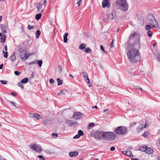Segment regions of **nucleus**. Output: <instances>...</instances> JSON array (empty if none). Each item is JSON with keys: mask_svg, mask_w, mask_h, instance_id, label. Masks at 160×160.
I'll return each instance as SVG.
<instances>
[{"mask_svg": "<svg viewBox=\"0 0 160 160\" xmlns=\"http://www.w3.org/2000/svg\"><path fill=\"white\" fill-rule=\"evenodd\" d=\"M122 152L123 154L126 155V151H122Z\"/></svg>", "mask_w": 160, "mask_h": 160, "instance_id": "58", "label": "nucleus"}, {"mask_svg": "<svg viewBox=\"0 0 160 160\" xmlns=\"http://www.w3.org/2000/svg\"><path fill=\"white\" fill-rule=\"evenodd\" d=\"M40 115L38 114L37 113H33V116H31L32 118L35 117L37 119V120L39 119L40 118Z\"/></svg>", "mask_w": 160, "mask_h": 160, "instance_id": "21", "label": "nucleus"}, {"mask_svg": "<svg viewBox=\"0 0 160 160\" xmlns=\"http://www.w3.org/2000/svg\"><path fill=\"white\" fill-rule=\"evenodd\" d=\"M104 132L102 131H97L94 133V137L97 139L101 140L102 138H103Z\"/></svg>", "mask_w": 160, "mask_h": 160, "instance_id": "7", "label": "nucleus"}, {"mask_svg": "<svg viewBox=\"0 0 160 160\" xmlns=\"http://www.w3.org/2000/svg\"><path fill=\"white\" fill-rule=\"evenodd\" d=\"M149 24L152 28H154L157 24L158 22L155 19L154 15L152 13L149 14L148 15Z\"/></svg>", "mask_w": 160, "mask_h": 160, "instance_id": "5", "label": "nucleus"}, {"mask_svg": "<svg viewBox=\"0 0 160 160\" xmlns=\"http://www.w3.org/2000/svg\"><path fill=\"white\" fill-rule=\"evenodd\" d=\"M14 74L15 75L18 76L20 75V73L18 71H14Z\"/></svg>", "mask_w": 160, "mask_h": 160, "instance_id": "48", "label": "nucleus"}, {"mask_svg": "<svg viewBox=\"0 0 160 160\" xmlns=\"http://www.w3.org/2000/svg\"><path fill=\"white\" fill-rule=\"evenodd\" d=\"M95 125V124L94 122L90 123L88 126V129L89 130L91 129Z\"/></svg>", "mask_w": 160, "mask_h": 160, "instance_id": "26", "label": "nucleus"}, {"mask_svg": "<svg viewBox=\"0 0 160 160\" xmlns=\"http://www.w3.org/2000/svg\"><path fill=\"white\" fill-rule=\"evenodd\" d=\"M43 11V9H42L41 11V13H38L36 15L35 18L37 20H39L41 18L42 16V14L41 13H42Z\"/></svg>", "mask_w": 160, "mask_h": 160, "instance_id": "18", "label": "nucleus"}, {"mask_svg": "<svg viewBox=\"0 0 160 160\" xmlns=\"http://www.w3.org/2000/svg\"><path fill=\"white\" fill-rule=\"evenodd\" d=\"M36 63L37 64H38V66L39 67H41L42 65V60H38Z\"/></svg>", "mask_w": 160, "mask_h": 160, "instance_id": "29", "label": "nucleus"}, {"mask_svg": "<svg viewBox=\"0 0 160 160\" xmlns=\"http://www.w3.org/2000/svg\"><path fill=\"white\" fill-rule=\"evenodd\" d=\"M3 66V64H1L0 65V69H2V68Z\"/></svg>", "mask_w": 160, "mask_h": 160, "instance_id": "60", "label": "nucleus"}, {"mask_svg": "<svg viewBox=\"0 0 160 160\" xmlns=\"http://www.w3.org/2000/svg\"><path fill=\"white\" fill-rule=\"evenodd\" d=\"M137 35V34L136 33H134L133 34H131L129 38V39H130L132 38L133 37V38L136 37Z\"/></svg>", "mask_w": 160, "mask_h": 160, "instance_id": "34", "label": "nucleus"}, {"mask_svg": "<svg viewBox=\"0 0 160 160\" xmlns=\"http://www.w3.org/2000/svg\"><path fill=\"white\" fill-rule=\"evenodd\" d=\"M113 41L112 40L110 45V48H112V47H114V46H113Z\"/></svg>", "mask_w": 160, "mask_h": 160, "instance_id": "52", "label": "nucleus"}, {"mask_svg": "<svg viewBox=\"0 0 160 160\" xmlns=\"http://www.w3.org/2000/svg\"><path fill=\"white\" fill-rule=\"evenodd\" d=\"M10 103H11V104L12 106H14V107H16L17 108H18L17 107H16V105H15V103L14 102H13L12 101H10Z\"/></svg>", "mask_w": 160, "mask_h": 160, "instance_id": "47", "label": "nucleus"}, {"mask_svg": "<svg viewBox=\"0 0 160 160\" xmlns=\"http://www.w3.org/2000/svg\"><path fill=\"white\" fill-rule=\"evenodd\" d=\"M11 61L12 62H15L16 60L15 53L14 52L10 58Z\"/></svg>", "mask_w": 160, "mask_h": 160, "instance_id": "17", "label": "nucleus"}, {"mask_svg": "<svg viewBox=\"0 0 160 160\" xmlns=\"http://www.w3.org/2000/svg\"><path fill=\"white\" fill-rule=\"evenodd\" d=\"M110 4L108 0H103L102 2V6L103 8L106 7L109 8L110 7Z\"/></svg>", "mask_w": 160, "mask_h": 160, "instance_id": "12", "label": "nucleus"}, {"mask_svg": "<svg viewBox=\"0 0 160 160\" xmlns=\"http://www.w3.org/2000/svg\"><path fill=\"white\" fill-rule=\"evenodd\" d=\"M148 122H147V121H146V123H145V124L144 125V128H148Z\"/></svg>", "mask_w": 160, "mask_h": 160, "instance_id": "46", "label": "nucleus"}, {"mask_svg": "<svg viewBox=\"0 0 160 160\" xmlns=\"http://www.w3.org/2000/svg\"><path fill=\"white\" fill-rule=\"evenodd\" d=\"M41 34V32L39 30H37L36 32V37L37 38H38Z\"/></svg>", "mask_w": 160, "mask_h": 160, "instance_id": "27", "label": "nucleus"}, {"mask_svg": "<svg viewBox=\"0 0 160 160\" xmlns=\"http://www.w3.org/2000/svg\"><path fill=\"white\" fill-rule=\"evenodd\" d=\"M11 94L13 96H16V94L15 92H12Z\"/></svg>", "mask_w": 160, "mask_h": 160, "instance_id": "57", "label": "nucleus"}, {"mask_svg": "<svg viewBox=\"0 0 160 160\" xmlns=\"http://www.w3.org/2000/svg\"><path fill=\"white\" fill-rule=\"evenodd\" d=\"M82 114L80 112H75L74 113L72 118L75 120L80 119L82 117Z\"/></svg>", "mask_w": 160, "mask_h": 160, "instance_id": "9", "label": "nucleus"}, {"mask_svg": "<svg viewBox=\"0 0 160 160\" xmlns=\"http://www.w3.org/2000/svg\"><path fill=\"white\" fill-rule=\"evenodd\" d=\"M28 29L29 30H31L34 28V26H31L30 25H28Z\"/></svg>", "mask_w": 160, "mask_h": 160, "instance_id": "41", "label": "nucleus"}, {"mask_svg": "<svg viewBox=\"0 0 160 160\" xmlns=\"http://www.w3.org/2000/svg\"><path fill=\"white\" fill-rule=\"evenodd\" d=\"M100 49L102 50L104 52H106L104 51V48L103 47L102 45H101L100 46Z\"/></svg>", "mask_w": 160, "mask_h": 160, "instance_id": "53", "label": "nucleus"}, {"mask_svg": "<svg viewBox=\"0 0 160 160\" xmlns=\"http://www.w3.org/2000/svg\"><path fill=\"white\" fill-rule=\"evenodd\" d=\"M2 53L4 54V57L6 58H7L8 57V52H5L4 51H3L2 52Z\"/></svg>", "mask_w": 160, "mask_h": 160, "instance_id": "33", "label": "nucleus"}, {"mask_svg": "<svg viewBox=\"0 0 160 160\" xmlns=\"http://www.w3.org/2000/svg\"><path fill=\"white\" fill-rule=\"evenodd\" d=\"M80 137V135H79V134H78V135H76L75 136H74L73 137V138H75V139H77V138H78Z\"/></svg>", "mask_w": 160, "mask_h": 160, "instance_id": "49", "label": "nucleus"}, {"mask_svg": "<svg viewBox=\"0 0 160 160\" xmlns=\"http://www.w3.org/2000/svg\"><path fill=\"white\" fill-rule=\"evenodd\" d=\"M117 4L121 8L123 11H126L128 9V5L126 0H117L116 2Z\"/></svg>", "mask_w": 160, "mask_h": 160, "instance_id": "2", "label": "nucleus"}, {"mask_svg": "<svg viewBox=\"0 0 160 160\" xmlns=\"http://www.w3.org/2000/svg\"><path fill=\"white\" fill-rule=\"evenodd\" d=\"M144 148L145 149L144 151L146 153L148 154H152L153 152V150L150 148H148L146 146H145V148L144 147ZM144 151V150H143Z\"/></svg>", "mask_w": 160, "mask_h": 160, "instance_id": "13", "label": "nucleus"}, {"mask_svg": "<svg viewBox=\"0 0 160 160\" xmlns=\"http://www.w3.org/2000/svg\"><path fill=\"white\" fill-rule=\"evenodd\" d=\"M92 108H95L97 109V108H98V107H97V106H95L94 107L93 106V107H92Z\"/></svg>", "mask_w": 160, "mask_h": 160, "instance_id": "64", "label": "nucleus"}, {"mask_svg": "<svg viewBox=\"0 0 160 160\" xmlns=\"http://www.w3.org/2000/svg\"><path fill=\"white\" fill-rule=\"evenodd\" d=\"M6 38V36L5 35H2V36H1L0 38V40L2 42H4L5 41Z\"/></svg>", "mask_w": 160, "mask_h": 160, "instance_id": "23", "label": "nucleus"}, {"mask_svg": "<svg viewBox=\"0 0 160 160\" xmlns=\"http://www.w3.org/2000/svg\"><path fill=\"white\" fill-rule=\"evenodd\" d=\"M68 33L67 32L65 33L63 36V40L65 43L67 42L68 41Z\"/></svg>", "mask_w": 160, "mask_h": 160, "instance_id": "19", "label": "nucleus"}, {"mask_svg": "<svg viewBox=\"0 0 160 160\" xmlns=\"http://www.w3.org/2000/svg\"><path fill=\"white\" fill-rule=\"evenodd\" d=\"M46 2H47L46 0H44V1H43V3L45 5L46 4Z\"/></svg>", "mask_w": 160, "mask_h": 160, "instance_id": "61", "label": "nucleus"}, {"mask_svg": "<svg viewBox=\"0 0 160 160\" xmlns=\"http://www.w3.org/2000/svg\"><path fill=\"white\" fill-rule=\"evenodd\" d=\"M7 27L6 26L4 25H2L1 26V29L3 33L6 32V30H7Z\"/></svg>", "mask_w": 160, "mask_h": 160, "instance_id": "16", "label": "nucleus"}, {"mask_svg": "<svg viewBox=\"0 0 160 160\" xmlns=\"http://www.w3.org/2000/svg\"><path fill=\"white\" fill-rule=\"evenodd\" d=\"M52 137L56 138H57L58 137V135L57 133H52Z\"/></svg>", "mask_w": 160, "mask_h": 160, "instance_id": "39", "label": "nucleus"}, {"mask_svg": "<svg viewBox=\"0 0 160 160\" xmlns=\"http://www.w3.org/2000/svg\"><path fill=\"white\" fill-rule=\"evenodd\" d=\"M18 86H19L20 88H21L22 89H23V85L21 83V82H19L18 83Z\"/></svg>", "mask_w": 160, "mask_h": 160, "instance_id": "40", "label": "nucleus"}, {"mask_svg": "<svg viewBox=\"0 0 160 160\" xmlns=\"http://www.w3.org/2000/svg\"><path fill=\"white\" fill-rule=\"evenodd\" d=\"M116 13L114 12L109 13L107 15L108 19L111 21L114 19Z\"/></svg>", "mask_w": 160, "mask_h": 160, "instance_id": "10", "label": "nucleus"}, {"mask_svg": "<svg viewBox=\"0 0 160 160\" xmlns=\"http://www.w3.org/2000/svg\"><path fill=\"white\" fill-rule=\"evenodd\" d=\"M29 57V55L26 53V51H22L20 53V57L23 61H25Z\"/></svg>", "mask_w": 160, "mask_h": 160, "instance_id": "6", "label": "nucleus"}, {"mask_svg": "<svg viewBox=\"0 0 160 160\" xmlns=\"http://www.w3.org/2000/svg\"><path fill=\"white\" fill-rule=\"evenodd\" d=\"M42 4L41 2H38L37 5V8L38 12H40V9L42 8Z\"/></svg>", "mask_w": 160, "mask_h": 160, "instance_id": "25", "label": "nucleus"}, {"mask_svg": "<svg viewBox=\"0 0 160 160\" xmlns=\"http://www.w3.org/2000/svg\"><path fill=\"white\" fill-rule=\"evenodd\" d=\"M54 82V80L52 78H51L49 80V82L51 83H53Z\"/></svg>", "mask_w": 160, "mask_h": 160, "instance_id": "51", "label": "nucleus"}, {"mask_svg": "<svg viewBox=\"0 0 160 160\" xmlns=\"http://www.w3.org/2000/svg\"><path fill=\"white\" fill-rule=\"evenodd\" d=\"M136 124V123L135 122L132 123L130 126V128H132L133 126H134L135 124Z\"/></svg>", "mask_w": 160, "mask_h": 160, "instance_id": "54", "label": "nucleus"}, {"mask_svg": "<svg viewBox=\"0 0 160 160\" xmlns=\"http://www.w3.org/2000/svg\"><path fill=\"white\" fill-rule=\"evenodd\" d=\"M127 128L124 126H120L118 127L114 131V132L119 135H124L127 132Z\"/></svg>", "mask_w": 160, "mask_h": 160, "instance_id": "4", "label": "nucleus"}, {"mask_svg": "<svg viewBox=\"0 0 160 160\" xmlns=\"http://www.w3.org/2000/svg\"><path fill=\"white\" fill-rule=\"evenodd\" d=\"M0 82H1L2 84L4 85H6L7 83V81H6L1 80L0 81Z\"/></svg>", "mask_w": 160, "mask_h": 160, "instance_id": "42", "label": "nucleus"}, {"mask_svg": "<svg viewBox=\"0 0 160 160\" xmlns=\"http://www.w3.org/2000/svg\"><path fill=\"white\" fill-rule=\"evenodd\" d=\"M132 160H140L138 158H132Z\"/></svg>", "mask_w": 160, "mask_h": 160, "instance_id": "62", "label": "nucleus"}, {"mask_svg": "<svg viewBox=\"0 0 160 160\" xmlns=\"http://www.w3.org/2000/svg\"><path fill=\"white\" fill-rule=\"evenodd\" d=\"M143 124H141L138 126L137 128V133H139L140 132L143 128Z\"/></svg>", "mask_w": 160, "mask_h": 160, "instance_id": "14", "label": "nucleus"}, {"mask_svg": "<svg viewBox=\"0 0 160 160\" xmlns=\"http://www.w3.org/2000/svg\"><path fill=\"white\" fill-rule=\"evenodd\" d=\"M66 91L65 89H63L61 90L60 92L58 93V95H64L65 94V92Z\"/></svg>", "mask_w": 160, "mask_h": 160, "instance_id": "30", "label": "nucleus"}, {"mask_svg": "<svg viewBox=\"0 0 160 160\" xmlns=\"http://www.w3.org/2000/svg\"><path fill=\"white\" fill-rule=\"evenodd\" d=\"M36 62L35 61H33L30 62L29 63V65H31L32 64H34Z\"/></svg>", "mask_w": 160, "mask_h": 160, "instance_id": "56", "label": "nucleus"}, {"mask_svg": "<svg viewBox=\"0 0 160 160\" xmlns=\"http://www.w3.org/2000/svg\"><path fill=\"white\" fill-rule=\"evenodd\" d=\"M46 152L48 154H51L52 153L49 150H46Z\"/></svg>", "mask_w": 160, "mask_h": 160, "instance_id": "50", "label": "nucleus"}, {"mask_svg": "<svg viewBox=\"0 0 160 160\" xmlns=\"http://www.w3.org/2000/svg\"><path fill=\"white\" fill-rule=\"evenodd\" d=\"M82 76L84 78V80L88 83H89L90 84V80L88 77V74L86 72H83L82 73Z\"/></svg>", "mask_w": 160, "mask_h": 160, "instance_id": "11", "label": "nucleus"}, {"mask_svg": "<svg viewBox=\"0 0 160 160\" xmlns=\"http://www.w3.org/2000/svg\"><path fill=\"white\" fill-rule=\"evenodd\" d=\"M85 52L86 53L90 52H91V50L89 48H88L85 49Z\"/></svg>", "mask_w": 160, "mask_h": 160, "instance_id": "37", "label": "nucleus"}, {"mask_svg": "<svg viewBox=\"0 0 160 160\" xmlns=\"http://www.w3.org/2000/svg\"><path fill=\"white\" fill-rule=\"evenodd\" d=\"M77 4H78V7H79L81 5V3L82 0H77Z\"/></svg>", "mask_w": 160, "mask_h": 160, "instance_id": "44", "label": "nucleus"}, {"mask_svg": "<svg viewBox=\"0 0 160 160\" xmlns=\"http://www.w3.org/2000/svg\"><path fill=\"white\" fill-rule=\"evenodd\" d=\"M57 81L58 82V86L61 85L62 84V81L59 78L57 79Z\"/></svg>", "mask_w": 160, "mask_h": 160, "instance_id": "31", "label": "nucleus"}, {"mask_svg": "<svg viewBox=\"0 0 160 160\" xmlns=\"http://www.w3.org/2000/svg\"><path fill=\"white\" fill-rule=\"evenodd\" d=\"M127 56L129 61L132 63H136L140 61V53L136 49L132 48L127 52Z\"/></svg>", "mask_w": 160, "mask_h": 160, "instance_id": "1", "label": "nucleus"}, {"mask_svg": "<svg viewBox=\"0 0 160 160\" xmlns=\"http://www.w3.org/2000/svg\"><path fill=\"white\" fill-rule=\"evenodd\" d=\"M152 26L150 25H146L145 27V29L147 30H150L151 28H152Z\"/></svg>", "mask_w": 160, "mask_h": 160, "instance_id": "32", "label": "nucleus"}, {"mask_svg": "<svg viewBox=\"0 0 160 160\" xmlns=\"http://www.w3.org/2000/svg\"><path fill=\"white\" fill-rule=\"evenodd\" d=\"M148 132H145L142 134V136L144 137H146L148 136Z\"/></svg>", "mask_w": 160, "mask_h": 160, "instance_id": "38", "label": "nucleus"}, {"mask_svg": "<svg viewBox=\"0 0 160 160\" xmlns=\"http://www.w3.org/2000/svg\"><path fill=\"white\" fill-rule=\"evenodd\" d=\"M67 122L68 125L70 127L76 124L71 120H68L67 121Z\"/></svg>", "mask_w": 160, "mask_h": 160, "instance_id": "22", "label": "nucleus"}, {"mask_svg": "<svg viewBox=\"0 0 160 160\" xmlns=\"http://www.w3.org/2000/svg\"><path fill=\"white\" fill-rule=\"evenodd\" d=\"M37 157L42 160H45V159L42 156L39 155L37 156Z\"/></svg>", "mask_w": 160, "mask_h": 160, "instance_id": "43", "label": "nucleus"}, {"mask_svg": "<svg viewBox=\"0 0 160 160\" xmlns=\"http://www.w3.org/2000/svg\"><path fill=\"white\" fill-rule=\"evenodd\" d=\"M78 134L80 135V136H82L84 135V133L83 131L81 130H79L78 132Z\"/></svg>", "mask_w": 160, "mask_h": 160, "instance_id": "36", "label": "nucleus"}, {"mask_svg": "<svg viewBox=\"0 0 160 160\" xmlns=\"http://www.w3.org/2000/svg\"><path fill=\"white\" fill-rule=\"evenodd\" d=\"M78 153L76 151L71 152L69 153V155L70 157H75L78 155Z\"/></svg>", "mask_w": 160, "mask_h": 160, "instance_id": "15", "label": "nucleus"}, {"mask_svg": "<svg viewBox=\"0 0 160 160\" xmlns=\"http://www.w3.org/2000/svg\"><path fill=\"white\" fill-rule=\"evenodd\" d=\"M4 48H5V50L6 51H7L8 50V49H7V45H5V47H4Z\"/></svg>", "mask_w": 160, "mask_h": 160, "instance_id": "59", "label": "nucleus"}, {"mask_svg": "<svg viewBox=\"0 0 160 160\" xmlns=\"http://www.w3.org/2000/svg\"><path fill=\"white\" fill-rule=\"evenodd\" d=\"M110 149L111 151H113L115 150V148L114 147H112Z\"/></svg>", "mask_w": 160, "mask_h": 160, "instance_id": "55", "label": "nucleus"}, {"mask_svg": "<svg viewBox=\"0 0 160 160\" xmlns=\"http://www.w3.org/2000/svg\"><path fill=\"white\" fill-rule=\"evenodd\" d=\"M116 138V135L111 132H104L103 138L108 141L114 140Z\"/></svg>", "mask_w": 160, "mask_h": 160, "instance_id": "3", "label": "nucleus"}, {"mask_svg": "<svg viewBox=\"0 0 160 160\" xmlns=\"http://www.w3.org/2000/svg\"><path fill=\"white\" fill-rule=\"evenodd\" d=\"M28 78H25L21 80V82L24 84L28 82Z\"/></svg>", "mask_w": 160, "mask_h": 160, "instance_id": "28", "label": "nucleus"}, {"mask_svg": "<svg viewBox=\"0 0 160 160\" xmlns=\"http://www.w3.org/2000/svg\"><path fill=\"white\" fill-rule=\"evenodd\" d=\"M86 47V44L84 43H82L79 46L78 48L81 50H82L85 49Z\"/></svg>", "mask_w": 160, "mask_h": 160, "instance_id": "20", "label": "nucleus"}, {"mask_svg": "<svg viewBox=\"0 0 160 160\" xmlns=\"http://www.w3.org/2000/svg\"><path fill=\"white\" fill-rule=\"evenodd\" d=\"M69 75L72 78H73V76L72 74H69Z\"/></svg>", "mask_w": 160, "mask_h": 160, "instance_id": "63", "label": "nucleus"}, {"mask_svg": "<svg viewBox=\"0 0 160 160\" xmlns=\"http://www.w3.org/2000/svg\"><path fill=\"white\" fill-rule=\"evenodd\" d=\"M147 35L149 37H151L152 35V32L151 30H149L147 32Z\"/></svg>", "mask_w": 160, "mask_h": 160, "instance_id": "35", "label": "nucleus"}, {"mask_svg": "<svg viewBox=\"0 0 160 160\" xmlns=\"http://www.w3.org/2000/svg\"><path fill=\"white\" fill-rule=\"evenodd\" d=\"M126 155L129 156L130 157H133V156L132 154V152L130 150H127L126 151Z\"/></svg>", "mask_w": 160, "mask_h": 160, "instance_id": "24", "label": "nucleus"}, {"mask_svg": "<svg viewBox=\"0 0 160 160\" xmlns=\"http://www.w3.org/2000/svg\"><path fill=\"white\" fill-rule=\"evenodd\" d=\"M31 148L37 152H41L42 151L41 147L38 145H33V146H30Z\"/></svg>", "mask_w": 160, "mask_h": 160, "instance_id": "8", "label": "nucleus"}, {"mask_svg": "<svg viewBox=\"0 0 160 160\" xmlns=\"http://www.w3.org/2000/svg\"><path fill=\"white\" fill-rule=\"evenodd\" d=\"M58 68L59 70V72L60 73H61L62 71V67L61 65H59L58 66Z\"/></svg>", "mask_w": 160, "mask_h": 160, "instance_id": "45", "label": "nucleus"}]
</instances>
